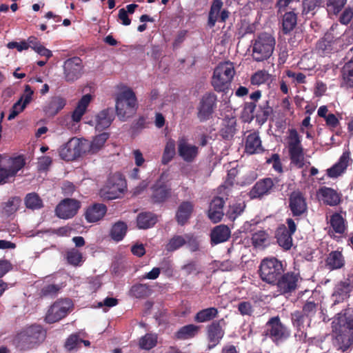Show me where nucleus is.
I'll list each match as a JSON object with an SVG mask.
<instances>
[{"instance_id": "a878e982", "label": "nucleus", "mask_w": 353, "mask_h": 353, "mask_svg": "<svg viewBox=\"0 0 353 353\" xmlns=\"http://www.w3.org/2000/svg\"><path fill=\"white\" fill-rule=\"evenodd\" d=\"M352 161L350 150L343 151L336 163L327 170V175L332 178L339 176L346 170Z\"/></svg>"}, {"instance_id": "e2e57ef3", "label": "nucleus", "mask_w": 353, "mask_h": 353, "mask_svg": "<svg viewBox=\"0 0 353 353\" xmlns=\"http://www.w3.org/2000/svg\"><path fill=\"white\" fill-rule=\"evenodd\" d=\"M149 292V286L146 284L141 283L134 285L130 290V295L136 298L146 297L148 296Z\"/></svg>"}, {"instance_id": "39448f33", "label": "nucleus", "mask_w": 353, "mask_h": 353, "mask_svg": "<svg viewBox=\"0 0 353 353\" xmlns=\"http://www.w3.org/2000/svg\"><path fill=\"white\" fill-rule=\"evenodd\" d=\"M291 330L283 323L279 316H274L265 323L263 335L276 345H281L291 336Z\"/></svg>"}, {"instance_id": "49530a36", "label": "nucleus", "mask_w": 353, "mask_h": 353, "mask_svg": "<svg viewBox=\"0 0 353 353\" xmlns=\"http://www.w3.org/2000/svg\"><path fill=\"white\" fill-rule=\"evenodd\" d=\"M24 203L26 208L35 210L43 208V201L40 196L35 192L28 193L26 195Z\"/></svg>"}, {"instance_id": "bb28decb", "label": "nucleus", "mask_w": 353, "mask_h": 353, "mask_svg": "<svg viewBox=\"0 0 353 353\" xmlns=\"http://www.w3.org/2000/svg\"><path fill=\"white\" fill-rule=\"evenodd\" d=\"M114 119V110L112 108H107L101 110L94 118L95 128L103 131L109 128Z\"/></svg>"}, {"instance_id": "20e7f679", "label": "nucleus", "mask_w": 353, "mask_h": 353, "mask_svg": "<svg viewBox=\"0 0 353 353\" xmlns=\"http://www.w3.org/2000/svg\"><path fill=\"white\" fill-rule=\"evenodd\" d=\"M138 108L136 94L127 88L117 95L115 110L119 119L125 121L133 117Z\"/></svg>"}, {"instance_id": "dca6fc26", "label": "nucleus", "mask_w": 353, "mask_h": 353, "mask_svg": "<svg viewBox=\"0 0 353 353\" xmlns=\"http://www.w3.org/2000/svg\"><path fill=\"white\" fill-rule=\"evenodd\" d=\"M83 65L79 57H73L65 60L63 64L64 79L67 82H74L83 74Z\"/></svg>"}, {"instance_id": "4d7b16f0", "label": "nucleus", "mask_w": 353, "mask_h": 353, "mask_svg": "<svg viewBox=\"0 0 353 353\" xmlns=\"http://www.w3.org/2000/svg\"><path fill=\"white\" fill-rule=\"evenodd\" d=\"M318 303L315 302L314 297L308 298L303 306L301 312L305 314L307 318L310 319L315 316L318 310Z\"/></svg>"}, {"instance_id": "e433bc0d", "label": "nucleus", "mask_w": 353, "mask_h": 353, "mask_svg": "<svg viewBox=\"0 0 353 353\" xmlns=\"http://www.w3.org/2000/svg\"><path fill=\"white\" fill-rule=\"evenodd\" d=\"M92 96L90 94L83 95L79 101L77 107L72 112V119L74 122L81 121L82 117L86 112L88 105L90 103Z\"/></svg>"}, {"instance_id": "ddd939ff", "label": "nucleus", "mask_w": 353, "mask_h": 353, "mask_svg": "<svg viewBox=\"0 0 353 353\" xmlns=\"http://www.w3.org/2000/svg\"><path fill=\"white\" fill-rule=\"evenodd\" d=\"M278 177H265L258 180L249 192L252 199H261L274 192L276 185L279 183Z\"/></svg>"}, {"instance_id": "58836bf2", "label": "nucleus", "mask_w": 353, "mask_h": 353, "mask_svg": "<svg viewBox=\"0 0 353 353\" xmlns=\"http://www.w3.org/2000/svg\"><path fill=\"white\" fill-rule=\"evenodd\" d=\"M334 37L331 34H325L323 37L320 39L316 45V49L318 52L324 56L330 54L333 50Z\"/></svg>"}, {"instance_id": "393cba45", "label": "nucleus", "mask_w": 353, "mask_h": 353, "mask_svg": "<svg viewBox=\"0 0 353 353\" xmlns=\"http://www.w3.org/2000/svg\"><path fill=\"white\" fill-rule=\"evenodd\" d=\"M225 203V201L221 196H215L212 199L208 210V217L212 222L216 223L222 220Z\"/></svg>"}, {"instance_id": "f3484780", "label": "nucleus", "mask_w": 353, "mask_h": 353, "mask_svg": "<svg viewBox=\"0 0 353 353\" xmlns=\"http://www.w3.org/2000/svg\"><path fill=\"white\" fill-rule=\"evenodd\" d=\"M222 0H213L211 3L208 15L207 26L214 28L217 22L225 23L230 16V12L227 9H223Z\"/></svg>"}, {"instance_id": "1a4fd4ad", "label": "nucleus", "mask_w": 353, "mask_h": 353, "mask_svg": "<svg viewBox=\"0 0 353 353\" xmlns=\"http://www.w3.org/2000/svg\"><path fill=\"white\" fill-rule=\"evenodd\" d=\"M86 152H88V141H81L77 138L70 139L59 149L61 159L66 161H74Z\"/></svg>"}, {"instance_id": "f257e3e1", "label": "nucleus", "mask_w": 353, "mask_h": 353, "mask_svg": "<svg viewBox=\"0 0 353 353\" xmlns=\"http://www.w3.org/2000/svg\"><path fill=\"white\" fill-rule=\"evenodd\" d=\"M332 333L338 350L344 352L353 345V309L347 307L336 314L332 322Z\"/></svg>"}, {"instance_id": "72a5a7b5", "label": "nucleus", "mask_w": 353, "mask_h": 353, "mask_svg": "<svg viewBox=\"0 0 353 353\" xmlns=\"http://www.w3.org/2000/svg\"><path fill=\"white\" fill-rule=\"evenodd\" d=\"M128 224L123 221H117L110 227L109 235L116 242L122 241L128 232Z\"/></svg>"}, {"instance_id": "a19ab883", "label": "nucleus", "mask_w": 353, "mask_h": 353, "mask_svg": "<svg viewBox=\"0 0 353 353\" xmlns=\"http://www.w3.org/2000/svg\"><path fill=\"white\" fill-rule=\"evenodd\" d=\"M288 152L291 164L299 169L303 168L305 165V152L303 147L288 149Z\"/></svg>"}, {"instance_id": "cd10ccee", "label": "nucleus", "mask_w": 353, "mask_h": 353, "mask_svg": "<svg viewBox=\"0 0 353 353\" xmlns=\"http://www.w3.org/2000/svg\"><path fill=\"white\" fill-rule=\"evenodd\" d=\"M107 205L104 203H95L88 205L85 212V218L88 223H94L101 219L107 213Z\"/></svg>"}, {"instance_id": "5fc2aeb1", "label": "nucleus", "mask_w": 353, "mask_h": 353, "mask_svg": "<svg viewBox=\"0 0 353 353\" xmlns=\"http://www.w3.org/2000/svg\"><path fill=\"white\" fill-rule=\"evenodd\" d=\"M21 199L19 196H13L10 198L8 201L3 203V211L8 215L14 214L19 208Z\"/></svg>"}, {"instance_id": "9b49d317", "label": "nucleus", "mask_w": 353, "mask_h": 353, "mask_svg": "<svg viewBox=\"0 0 353 353\" xmlns=\"http://www.w3.org/2000/svg\"><path fill=\"white\" fill-rule=\"evenodd\" d=\"M288 208L295 219L306 216L308 212V204L304 193L297 190L292 191L288 198Z\"/></svg>"}, {"instance_id": "4468645a", "label": "nucleus", "mask_w": 353, "mask_h": 353, "mask_svg": "<svg viewBox=\"0 0 353 353\" xmlns=\"http://www.w3.org/2000/svg\"><path fill=\"white\" fill-rule=\"evenodd\" d=\"M353 290V269L348 271L343 281H340L334 288L332 294L334 303L332 306L343 303L350 297Z\"/></svg>"}, {"instance_id": "680f3d73", "label": "nucleus", "mask_w": 353, "mask_h": 353, "mask_svg": "<svg viewBox=\"0 0 353 353\" xmlns=\"http://www.w3.org/2000/svg\"><path fill=\"white\" fill-rule=\"evenodd\" d=\"M288 144V149L303 148L301 137L294 128L289 130Z\"/></svg>"}, {"instance_id": "c03bdc74", "label": "nucleus", "mask_w": 353, "mask_h": 353, "mask_svg": "<svg viewBox=\"0 0 353 353\" xmlns=\"http://www.w3.org/2000/svg\"><path fill=\"white\" fill-rule=\"evenodd\" d=\"M272 107L269 105V101H266L264 103L259 105L254 117L256 122L261 125L266 123L272 114Z\"/></svg>"}, {"instance_id": "2f4dec72", "label": "nucleus", "mask_w": 353, "mask_h": 353, "mask_svg": "<svg viewBox=\"0 0 353 353\" xmlns=\"http://www.w3.org/2000/svg\"><path fill=\"white\" fill-rule=\"evenodd\" d=\"M230 229L225 224H220L213 228L210 233L212 245H217L225 242L230 237Z\"/></svg>"}, {"instance_id": "13d9d810", "label": "nucleus", "mask_w": 353, "mask_h": 353, "mask_svg": "<svg viewBox=\"0 0 353 353\" xmlns=\"http://www.w3.org/2000/svg\"><path fill=\"white\" fill-rule=\"evenodd\" d=\"M185 245V234L173 236L165 245V250L168 252H174Z\"/></svg>"}, {"instance_id": "a18cd8bd", "label": "nucleus", "mask_w": 353, "mask_h": 353, "mask_svg": "<svg viewBox=\"0 0 353 353\" xmlns=\"http://www.w3.org/2000/svg\"><path fill=\"white\" fill-rule=\"evenodd\" d=\"M109 137L110 134L105 132L96 135L90 143L88 142L87 152L91 154L97 152L104 145Z\"/></svg>"}, {"instance_id": "79ce46f5", "label": "nucleus", "mask_w": 353, "mask_h": 353, "mask_svg": "<svg viewBox=\"0 0 353 353\" xmlns=\"http://www.w3.org/2000/svg\"><path fill=\"white\" fill-rule=\"evenodd\" d=\"M343 81L342 87L353 88V60H350L345 63L341 70Z\"/></svg>"}, {"instance_id": "473e14b6", "label": "nucleus", "mask_w": 353, "mask_h": 353, "mask_svg": "<svg viewBox=\"0 0 353 353\" xmlns=\"http://www.w3.org/2000/svg\"><path fill=\"white\" fill-rule=\"evenodd\" d=\"M323 202L329 206H337L341 201V194L336 190L325 186L319 189Z\"/></svg>"}, {"instance_id": "aec40b11", "label": "nucleus", "mask_w": 353, "mask_h": 353, "mask_svg": "<svg viewBox=\"0 0 353 353\" xmlns=\"http://www.w3.org/2000/svg\"><path fill=\"white\" fill-rule=\"evenodd\" d=\"M224 319L214 320L206 327V335L210 349L214 348L224 336Z\"/></svg>"}, {"instance_id": "b1692460", "label": "nucleus", "mask_w": 353, "mask_h": 353, "mask_svg": "<svg viewBox=\"0 0 353 353\" xmlns=\"http://www.w3.org/2000/svg\"><path fill=\"white\" fill-rule=\"evenodd\" d=\"M34 92L30 85L26 84L24 89V94L12 107L8 120L10 121L17 117L26 106L31 101Z\"/></svg>"}, {"instance_id": "bf43d9fd", "label": "nucleus", "mask_w": 353, "mask_h": 353, "mask_svg": "<svg viewBox=\"0 0 353 353\" xmlns=\"http://www.w3.org/2000/svg\"><path fill=\"white\" fill-rule=\"evenodd\" d=\"M346 3L347 0H327L326 10L329 14H337L341 12Z\"/></svg>"}, {"instance_id": "09e8293b", "label": "nucleus", "mask_w": 353, "mask_h": 353, "mask_svg": "<svg viewBox=\"0 0 353 353\" xmlns=\"http://www.w3.org/2000/svg\"><path fill=\"white\" fill-rule=\"evenodd\" d=\"M252 243L255 248H263L270 244V235L263 230H260L252 234Z\"/></svg>"}, {"instance_id": "f704fd0d", "label": "nucleus", "mask_w": 353, "mask_h": 353, "mask_svg": "<svg viewBox=\"0 0 353 353\" xmlns=\"http://www.w3.org/2000/svg\"><path fill=\"white\" fill-rule=\"evenodd\" d=\"M325 265L330 270H338L345 265V258L340 250H333L327 256Z\"/></svg>"}, {"instance_id": "864d4df0", "label": "nucleus", "mask_w": 353, "mask_h": 353, "mask_svg": "<svg viewBox=\"0 0 353 353\" xmlns=\"http://www.w3.org/2000/svg\"><path fill=\"white\" fill-rule=\"evenodd\" d=\"M245 208V203L244 202H236L230 204L228 209L225 213V216L230 220L234 221L239 216H240Z\"/></svg>"}, {"instance_id": "603ef678", "label": "nucleus", "mask_w": 353, "mask_h": 353, "mask_svg": "<svg viewBox=\"0 0 353 353\" xmlns=\"http://www.w3.org/2000/svg\"><path fill=\"white\" fill-rule=\"evenodd\" d=\"M330 225L336 234H343L346 230L345 220L340 213H334L331 216Z\"/></svg>"}, {"instance_id": "c756f323", "label": "nucleus", "mask_w": 353, "mask_h": 353, "mask_svg": "<svg viewBox=\"0 0 353 353\" xmlns=\"http://www.w3.org/2000/svg\"><path fill=\"white\" fill-rule=\"evenodd\" d=\"M194 205L192 201H183L178 205L176 213V220L180 225H185L190 219Z\"/></svg>"}, {"instance_id": "6e6552de", "label": "nucleus", "mask_w": 353, "mask_h": 353, "mask_svg": "<svg viewBox=\"0 0 353 353\" xmlns=\"http://www.w3.org/2000/svg\"><path fill=\"white\" fill-rule=\"evenodd\" d=\"M127 188L126 180L119 172L108 177L105 185L101 189L100 195L105 200H112L120 196Z\"/></svg>"}, {"instance_id": "f8f14e48", "label": "nucleus", "mask_w": 353, "mask_h": 353, "mask_svg": "<svg viewBox=\"0 0 353 353\" xmlns=\"http://www.w3.org/2000/svg\"><path fill=\"white\" fill-rule=\"evenodd\" d=\"M217 96L212 92L205 93L197 106V117L200 121L209 120L217 106Z\"/></svg>"}, {"instance_id": "9d476101", "label": "nucleus", "mask_w": 353, "mask_h": 353, "mask_svg": "<svg viewBox=\"0 0 353 353\" xmlns=\"http://www.w3.org/2000/svg\"><path fill=\"white\" fill-rule=\"evenodd\" d=\"M286 225L281 224L275 232V238L279 246L285 250H289L293 246V235L296 231L294 219L288 218Z\"/></svg>"}, {"instance_id": "338daca9", "label": "nucleus", "mask_w": 353, "mask_h": 353, "mask_svg": "<svg viewBox=\"0 0 353 353\" xmlns=\"http://www.w3.org/2000/svg\"><path fill=\"white\" fill-rule=\"evenodd\" d=\"M305 314L300 310H296L291 314L292 323L294 329L303 328Z\"/></svg>"}, {"instance_id": "37998d69", "label": "nucleus", "mask_w": 353, "mask_h": 353, "mask_svg": "<svg viewBox=\"0 0 353 353\" xmlns=\"http://www.w3.org/2000/svg\"><path fill=\"white\" fill-rule=\"evenodd\" d=\"M199 326L190 324L179 328L175 333V337L179 340H185L194 337L199 332Z\"/></svg>"}, {"instance_id": "3c124183", "label": "nucleus", "mask_w": 353, "mask_h": 353, "mask_svg": "<svg viewBox=\"0 0 353 353\" xmlns=\"http://www.w3.org/2000/svg\"><path fill=\"white\" fill-rule=\"evenodd\" d=\"M250 83L255 85L270 83L272 81V77L265 70H258L250 77Z\"/></svg>"}, {"instance_id": "f03ea898", "label": "nucleus", "mask_w": 353, "mask_h": 353, "mask_svg": "<svg viewBox=\"0 0 353 353\" xmlns=\"http://www.w3.org/2000/svg\"><path fill=\"white\" fill-rule=\"evenodd\" d=\"M276 44L274 37L268 32L259 34L251 41V56L254 61L260 62L270 58Z\"/></svg>"}, {"instance_id": "69168bd1", "label": "nucleus", "mask_w": 353, "mask_h": 353, "mask_svg": "<svg viewBox=\"0 0 353 353\" xmlns=\"http://www.w3.org/2000/svg\"><path fill=\"white\" fill-rule=\"evenodd\" d=\"M185 241L191 252H196L200 250L199 241L194 234H185Z\"/></svg>"}, {"instance_id": "0e129e2a", "label": "nucleus", "mask_w": 353, "mask_h": 353, "mask_svg": "<svg viewBox=\"0 0 353 353\" xmlns=\"http://www.w3.org/2000/svg\"><path fill=\"white\" fill-rule=\"evenodd\" d=\"M256 104L254 102H246L243 110V118L245 122H251L255 117Z\"/></svg>"}, {"instance_id": "c85d7f7f", "label": "nucleus", "mask_w": 353, "mask_h": 353, "mask_svg": "<svg viewBox=\"0 0 353 353\" xmlns=\"http://www.w3.org/2000/svg\"><path fill=\"white\" fill-rule=\"evenodd\" d=\"M245 150L249 154L261 153L265 150L258 132L254 131L248 134L245 139Z\"/></svg>"}, {"instance_id": "de8ad7c7", "label": "nucleus", "mask_w": 353, "mask_h": 353, "mask_svg": "<svg viewBox=\"0 0 353 353\" xmlns=\"http://www.w3.org/2000/svg\"><path fill=\"white\" fill-rule=\"evenodd\" d=\"M296 14L293 11L285 12L282 20L283 32L288 34L292 32L296 25Z\"/></svg>"}, {"instance_id": "412c9836", "label": "nucleus", "mask_w": 353, "mask_h": 353, "mask_svg": "<svg viewBox=\"0 0 353 353\" xmlns=\"http://www.w3.org/2000/svg\"><path fill=\"white\" fill-rule=\"evenodd\" d=\"M70 306L68 301H59L52 304L48 309L45 321L47 323H54L65 317Z\"/></svg>"}, {"instance_id": "6ab92c4d", "label": "nucleus", "mask_w": 353, "mask_h": 353, "mask_svg": "<svg viewBox=\"0 0 353 353\" xmlns=\"http://www.w3.org/2000/svg\"><path fill=\"white\" fill-rule=\"evenodd\" d=\"M299 279V273L294 272H283L274 285H276L277 291L280 294L291 293L296 290Z\"/></svg>"}, {"instance_id": "8fccbe9b", "label": "nucleus", "mask_w": 353, "mask_h": 353, "mask_svg": "<svg viewBox=\"0 0 353 353\" xmlns=\"http://www.w3.org/2000/svg\"><path fill=\"white\" fill-rule=\"evenodd\" d=\"M176 154V143L173 139H169L164 148L161 157V163L167 165L172 161Z\"/></svg>"}, {"instance_id": "423d86ee", "label": "nucleus", "mask_w": 353, "mask_h": 353, "mask_svg": "<svg viewBox=\"0 0 353 353\" xmlns=\"http://www.w3.org/2000/svg\"><path fill=\"white\" fill-rule=\"evenodd\" d=\"M46 331L41 325H32L17 334L16 342L21 350L34 348L45 341Z\"/></svg>"}, {"instance_id": "7c9ffc66", "label": "nucleus", "mask_w": 353, "mask_h": 353, "mask_svg": "<svg viewBox=\"0 0 353 353\" xmlns=\"http://www.w3.org/2000/svg\"><path fill=\"white\" fill-rule=\"evenodd\" d=\"M66 104L67 100L65 98L60 96L53 97L46 103L43 110L48 117H54Z\"/></svg>"}, {"instance_id": "c9c22d12", "label": "nucleus", "mask_w": 353, "mask_h": 353, "mask_svg": "<svg viewBox=\"0 0 353 353\" xmlns=\"http://www.w3.org/2000/svg\"><path fill=\"white\" fill-rule=\"evenodd\" d=\"M137 226L141 230L153 227L158 221V216L152 212L139 213L136 219Z\"/></svg>"}, {"instance_id": "ea45409f", "label": "nucleus", "mask_w": 353, "mask_h": 353, "mask_svg": "<svg viewBox=\"0 0 353 353\" xmlns=\"http://www.w3.org/2000/svg\"><path fill=\"white\" fill-rule=\"evenodd\" d=\"M236 121L234 118H226L223 120L220 134L225 140L232 139L236 132Z\"/></svg>"}, {"instance_id": "6e6d98bb", "label": "nucleus", "mask_w": 353, "mask_h": 353, "mask_svg": "<svg viewBox=\"0 0 353 353\" xmlns=\"http://www.w3.org/2000/svg\"><path fill=\"white\" fill-rule=\"evenodd\" d=\"M158 336L157 334L148 333L139 340V347L142 350H150L156 347Z\"/></svg>"}, {"instance_id": "2eb2a0df", "label": "nucleus", "mask_w": 353, "mask_h": 353, "mask_svg": "<svg viewBox=\"0 0 353 353\" xmlns=\"http://www.w3.org/2000/svg\"><path fill=\"white\" fill-rule=\"evenodd\" d=\"M150 199L154 204H163L172 195V190L164 181L159 179L150 188Z\"/></svg>"}, {"instance_id": "4be33fe9", "label": "nucleus", "mask_w": 353, "mask_h": 353, "mask_svg": "<svg viewBox=\"0 0 353 353\" xmlns=\"http://www.w3.org/2000/svg\"><path fill=\"white\" fill-rule=\"evenodd\" d=\"M1 157L0 156V183H5L10 176H14L24 167L26 163L23 156L19 155L12 159L11 165L8 169L1 166Z\"/></svg>"}, {"instance_id": "5701e85b", "label": "nucleus", "mask_w": 353, "mask_h": 353, "mask_svg": "<svg viewBox=\"0 0 353 353\" xmlns=\"http://www.w3.org/2000/svg\"><path fill=\"white\" fill-rule=\"evenodd\" d=\"M198 154L199 148L197 146L189 144L186 139L183 137L178 140V154L185 162H193Z\"/></svg>"}, {"instance_id": "4c0bfd02", "label": "nucleus", "mask_w": 353, "mask_h": 353, "mask_svg": "<svg viewBox=\"0 0 353 353\" xmlns=\"http://www.w3.org/2000/svg\"><path fill=\"white\" fill-rule=\"evenodd\" d=\"M219 314L218 308L214 307H208L196 312L194 316V320L198 323H204V322L214 321Z\"/></svg>"}, {"instance_id": "052dcab7", "label": "nucleus", "mask_w": 353, "mask_h": 353, "mask_svg": "<svg viewBox=\"0 0 353 353\" xmlns=\"http://www.w3.org/2000/svg\"><path fill=\"white\" fill-rule=\"evenodd\" d=\"M66 259L69 264L78 266L83 262V255L79 250L72 248L66 252Z\"/></svg>"}, {"instance_id": "0eeeda50", "label": "nucleus", "mask_w": 353, "mask_h": 353, "mask_svg": "<svg viewBox=\"0 0 353 353\" xmlns=\"http://www.w3.org/2000/svg\"><path fill=\"white\" fill-rule=\"evenodd\" d=\"M282 262L276 258L263 259L259 266V276L262 281L274 285L284 272Z\"/></svg>"}, {"instance_id": "774afa93", "label": "nucleus", "mask_w": 353, "mask_h": 353, "mask_svg": "<svg viewBox=\"0 0 353 353\" xmlns=\"http://www.w3.org/2000/svg\"><path fill=\"white\" fill-rule=\"evenodd\" d=\"M61 290V287L58 285L55 284H49L45 285L41 290L40 296L41 297L50 296L54 297L55 296L59 290Z\"/></svg>"}, {"instance_id": "a211bd4d", "label": "nucleus", "mask_w": 353, "mask_h": 353, "mask_svg": "<svg viewBox=\"0 0 353 353\" xmlns=\"http://www.w3.org/2000/svg\"><path fill=\"white\" fill-rule=\"evenodd\" d=\"M81 206V204L79 200L66 198L56 207L55 214L60 219H69L77 214Z\"/></svg>"}, {"instance_id": "7ed1b4c3", "label": "nucleus", "mask_w": 353, "mask_h": 353, "mask_svg": "<svg viewBox=\"0 0 353 353\" xmlns=\"http://www.w3.org/2000/svg\"><path fill=\"white\" fill-rule=\"evenodd\" d=\"M235 75L234 63L230 61L220 62L214 68L211 84L216 92H226Z\"/></svg>"}]
</instances>
